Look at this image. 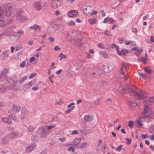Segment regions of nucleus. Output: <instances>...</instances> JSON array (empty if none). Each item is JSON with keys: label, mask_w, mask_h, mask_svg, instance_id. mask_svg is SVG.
Segmentation results:
<instances>
[{"label": "nucleus", "mask_w": 154, "mask_h": 154, "mask_svg": "<svg viewBox=\"0 0 154 154\" xmlns=\"http://www.w3.org/2000/svg\"><path fill=\"white\" fill-rule=\"evenodd\" d=\"M104 74L103 69L99 67H94L92 69L88 70L87 71L86 76L89 78H94L97 77V75L101 76Z\"/></svg>", "instance_id": "1"}, {"label": "nucleus", "mask_w": 154, "mask_h": 154, "mask_svg": "<svg viewBox=\"0 0 154 154\" xmlns=\"http://www.w3.org/2000/svg\"><path fill=\"white\" fill-rule=\"evenodd\" d=\"M122 91H120L121 94H124L125 91L127 90L130 93V95L131 96L133 95L135 96L138 95L139 96H140V94L137 92V89L134 86L127 84L125 88H122Z\"/></svg>", "instance_id": "2"}, {"label": "nucleus", "mask_w": 154, "mask_h": 154, "mask_svg": "<svg viewBox=\"0 0 154 154\" xmlns=\"http://www.w3.org/2000/svg\"><path fill=\"white\" fill-rule=\"evenodd\" d=\"M17 135L16 132L11 133L4 136L1 139V143L3 145L8 143L10 140L14 138Z\"/></svg>", "instance_id": "3"}, {"label": "nucleus", "mask_w": 154, "mask_h": 154, "mask_svg": "<svg viewBox=\"0 0 154 154\" xmlns=\"http://www.w3.org/2000/svg\"><path fill=\"white\" fill-rule=\"evenodd\" d=\"M36 134L37 135H39L42 138H44L48 135V131L44 128H39L37 131Z\"/></svg>", "instance_id": "4"}, {"label": "nucleus", "mask_w": 154, "mask_h": 154, "mask_svg": "<svg viewBox=\"0 0 154 154\" xmlns=\"http://www.w3.org/2000/svg\"><path fill=\"white\" fill-rule=\"evenodd\" d=\"M16 9L15 8L14 9L8 10L5 11V14L6 16L9 17L11 16L12 17H14L16 14Z\"/></svg>", "instance_id": "5"}, {"label": "nucleus", "mask_w": 154, "mask_h": 154, "mask_svg": "<svg viewBox=\"0 0 154 154\" xmlns=\"http://www.w3.org/2000/svg\"><path fill=\"white\" fill-rule=\"evenodd\" d=\"M28 111L25 107H23L21 109V118L23 119L26 118L28 113Z\"/></svg>", "instance_id": "6"}, {"label": "nucleus", "mask_w": 154, "mask_h": 154, "mask_svg": "<svg viewBox=\"0 0 154 154\" xmlns=\"http://www.w3.org/2000/svg\"><path fill=\"white\" fill-rule=\"evenodd\" d=\"M114 66L113 65H109L104 66L103 68L104 73H108L111 71L113 69Z\"/></svg>", "instance_id": "7"}, {"label": "nucleus", "mask_w": 154, "mask_h": 154, "mask_svg": "<svg viewBox=\"0 0 154 154\" xmlns=\"http://www.w3.org/2000/svg\"><path fill=\"white\" fill-rule=\"evenodd\" d=\"M140 94V95L139 96L138 95H136V96H137V97L139 99H144L145 98H146L147 97V94L146 93H145V91L143 90H140L139 91Z\"/></svg>", "instance_id": "8"}, {"label": "nucleus", "mask_w": 154, "mask_h": 154, "mask_svg": "<svg viewBox=\"0 0 154 154\" xmlns=\"http://www.w3.org/2000/svg\"><path fill=\"white\" fill-rule=\"evenodd\" d=\"M17 79V78L15 75H13L11 76L7 77V81L11 84H13Z\"/></svg>", "instance_id": "9"}, {"label": "nucleus", "mask_w": 154, "mask_h": 154, "mask_svg": "<svg viewBox=\"0 0 154 154\" xmlns=\"http://www.w3.org/2000/svg\"><path fill=\"white\" fill-rule=\"evenodd\" d=\"M81 138L76 139L73 140L72 142L73 145L76 148L78 149L80 144V142L81 141Z\"/></svg>", "instance_id": "10"}, {"label": "nucleus", "mask_w": 154, "mask_h": 154, "mask_svg": "<svg viewBox=\"0 0 154 154\" xmlns=\"http://www.w3.org/2000/svg\"><path fill=\"white\" fill-rule=\"evenodd\" d=\"M8 69L5 68L3 69L0 73V79H2L8 74Z\"/></svg>", "instance_id": "11"}, {"label": "nucleus", "mask_w": 154, "mask_h": 154, "mask_svg": "<svg viewBox=\"0 0 154 154\" xmlns=\"http://www.w3.org/2000/svg\"><path fill=\"white\" fill-rule=\"evenodd\" d=\"M41 4L42 2L40 0L36 1L34 3V7L36 10L39 11L41 9Z\"/></svg>", "instance_id": "12"}, {"label": "nucleus", "mask_w": 154, "mask_h": 154, "mask_svg": "<svg viewBox=\"0 0 154 154\" xmlns=\"http://www.w3.org/2000/svg\"><path fill=\"white\" fill-rule=\"evenodd\" d=\"M35 145L34 143H32L29 146L27 147L26 150L27 152L31 151L33 149H35Z\"/></svg>", "instance_id": "13"}, {"label": "nucleus", "mask_w": 154, "mask_h": 154, "mask_svg": "<svg viewBox=\"0 0 154 154\" xmlns=\"http://www.w3.org/2000/svg\"><path fill=\"white\" fill-rule=\"evenodd\" d=\"M20 109V106L14 104L12 106V110L14 112H18Z\"/></svg>", "instance_id": "14"}, {"label": "nucleus", "mask_w": 154, "mask_h": 154, "mask_svg": "<svg viewBox=\"0 0 154 154\" xmlns=\"http://www.w3.org/2000/svg\"><path fill=\"white\" fill-rule=\"evenodd\" d=\"M3 7L4 10L5 11L8 10L10 9H13V8L12 5L10 4H9L8 5L5 4L3 5Z\"/></svg>", "instance_id": "15"}, {"label": "nucleus", "mask_w": 154, "mask_h": 154, "mask_svg": "<svg viewBox=\"0 0 154 154\" xmlns=\"http://www.w3.org/2000/svg\"><path fill=\"white\" fill-rule=\"evenodd\" d=\"M17 20L22 22H25L27 20V18L26 16L21 15L20 17H17Z\"/></svg>", "instance_id": "16"}, {"label": "nucleus", "mask_w": 154, "mask_h": 154, "mask_svg": "<svg viewBox=\"0 0 154 154\" xmlns=\"http://www.w3.org/2000/svg\"><path fill=\"white\" fill-rule=\"evenodd\" d=\"M9 90V87L8 86H1L0 88V93H2L7 91Z\"/></svg>", "instance_id": "17"}, {"label": "nucleus", "mask_w": 154, "mask_h": 154, "mask_svg": "<svg viewBox=\"0 0 154 154\" xmlns=\"http://www.w3.org/2000/svg\"><path fill=\"white\" fill-rule=\"evenodd\" d=\"M29 28L33 29L35 31L37 29L40 30L41 29V26L36 24H34L32 26H30Z\"/></svg>", "instance_id": "18"}, {"label": "nucleus", "mask_w": 154, "mask_h": 154, "mask_svg": "<svg viewBox=\"0 0 154 154\" xmlns=\"http://www.w3.org/2000/svg\"><path fill=\"white\" fill-rule=\"evenodd\" d=\"M84 9L86 12V13H85V14H89L91 13V7L90 6H86L84 7Z\"/></svg>", "instance_id": "19"}, {"label": "nucleus", "mask_w": 154, "mask_h": 154, "mask_svg": "<svg viewBox=\"0 0 154 154\" xmlns=\"http://www.w3.org/2000/svg\"><path fill=\"white\" fill-rule=\"evenodd\" d=\"M126 63H122V66L119 70V72L122 73V71L125 72V71L126 70Z\"/></svg>", "instance_id": "20"}, {"label": "nucleus", "mask_w": 154, "mask_h": 154, "mask_svg": "<svg viewBox=\"0 0 154 154\" xmlns=\"http://www.w3.org/2000/svg\"><path fill=\"white\" fill-rule=\"evenodd\" d=\"M150 108L147 105L145 106V108L144 110L142 112V114L144 115V114H146L149 111Z\"/></svg>", "instance_id": "21"}, {"label": "nucleus", "mask_w": 154, "mask_h": 154, "mask_svg": "<svg viewBox=\"0 0 154 154\" xmlns=\"http://www.w3.org/2000/svg\"><path fill=\"white\" fill-rule=\"evenodd\" d=\"M31 86V85H30L29 83L27 84H24L23 86V89L24 91H26Z\"/></svg>", "instance_id": "22"}, {"label": "nucleus", "mask_w": 154, "mask_h": 154, "mask_svg": "<svg viewBox=\"0 0 154 154\" xmlns=\"http://www.w3.org/2000/svg\"><path fill=\"white\" fill-rule=\"evenodd\" d=\"M10 52L9 51H5L3 52L2 53V55L3 56V58H2V59H4L7 57L8 56V55H9L10 54Z\"/></svg>", "instance_id": "23"}, {"label": "nucleus", "mask_w": 154, "mask_h": 154, "mask_svg": "<svg viewBox=\"0 0 154 154\" xmlns=\"http://www.w3.org/2000/svg\"><path fill=\"white\" fill-rule=\"evenodd\" d=\"M23 12V11L22 9H19L17 11L16 10V14L17 17H20L21 16Z\"/></svg>", "instance_id": "24"}, {"label": "nucleus", "mask_w": 154, "mask_h": 154, "mask_svg": "<svg viewBox=\"0 0 154 154\" xmlns=\"http://www.w3.org/2000/svg\"><path fill=\"white\" fill-rule=\"evenodd\" d=\"M2 120L3 122L9 124H11L12 123L11 120L7 117H4L3 118Z\"/></svg>", "instance_id": "25"}, {"label": "nucleus", "mask_w": 154, "mask_h": 154, "mask_svg": "<svg viewBox=\"0 0 154 154\" xmlns=\"http://www.w3.org/2000/svg\"><path fill=\"white\" fill-rule=\"evenodd\" d=\"M56 125H54L51 126H49L47 127V129H46V131H48V134L49 132H50L51 131V130Z\"/></svg>", "instance_id": "26"}, {"label": "nucleus", "mask_w": 154, "mask_h": 154, "mask_svg": "<svg viewBox=\"0 0 154 154\" xmlns=\"http://www.w3.org/2000/svg\"><path fill=\"white\" fill-rule=\"evenodd\" d=\"M144 71L146 73L149 74H151L152 72V70L149 69L147 66L146 67L144 68Z\"/></svg>", "instance_id": "27"}, {"label": "nucleus", "mask_w": 154, "mask_h": 154, "mask_svg": "<svg viewBox=\"0 0 154 154\" xmlns=\"http://www.w3.org/2000/svg\"><path fill=\"white\" fill-rule=\"evenodd\" d=\"M120 52L121 53V55H123L125 56L126 53L129 52V50L125 49H122L121 50Z\"/></svg>", "instance_id": "28"}, {"label": "nucleus", "mask_w": 154, "mask_h": 154, "mask_svg": "<svg viewBox=\"0 0 154 154\" xmlns=\"http://www.w3.org/2000/svg\"><path fill=\"white\" fill-rule=\"evenodd\" d=\"M84 119L87 121H91L92 120V117L89 115H85Z\"/></svg>", "instance_id": "29"}, {"label": "nucleus", "mask_w": 154, "mask_h": 154, "mask_svg": "<svg viewBox=\"0 0 154 154\" xmlns=\"http://www.w3.org/2000/svg\"><path fill=\"white\" fill-rule=\"evenodd\" d=\"M96 21V19L95 18H94V19L90 18L89 20V23L91 25L95 24Z\"/></svg>", "instance_id": "30"}, {"label": "nucleus", "mask_w": 154, "mask_h": 154, "mask_svg": "<svg viewBox=\"0 0 154 154\" xmlns=\"http://www.w3.org/2000/svg\"><path fill=\"white\" fill-rule=\"evenodd\" d=\"M125 0H121L120 1L119 0H112V1L116 5H118L119 4V2H122Z\"/></svg>", "instance_id": "31"}, {"label": "nucleus", "mask_w": 154, "mask_h": 154, "mask_svg": "<svg viewBox=\"0 0 154 154\" xmlns=\"http://www.w3.org/2000/svg\"><path fill=\"white\" fill-rule=\"evenodd\" d=\"M128 104L129 105H131L135 103L134 99L133 98H130L128 101Z\"/></svg>", "instance_id": "32"}, {"label": "nucleus", "mask_w": 154, "mask_h": 154, "mask_svg": "<svg viewBox=\"0 0 154 154\" xmlns=\"http://www.w3.org/2000/svg\"><path fill=\"white\" fill-rule=\"evenodd\" d=\"M87 143L86 142H84L82 144H80L79 148L78 149H82L85 147L87 146Z\"/></svg>", "instance_id": "33"}, {"label": "nucleus", "mask_w": 154, "mask_h": 154, "mask_svg": "<svg viewBox=\"0 0 154 154\" xmlns=\"http://www.w3.org/2000/svg\"><path fill=\"white\" fill-rule=\"evenodd\" d=\"M81 66L78 63H75L73 65V68L74 69L78 70L79 69Z\"/></svg>", "instance_id": "34"}, {"label": "nucleus", "mask_w": 154, "mask_h": 154, "mask_svg": "<svg viewBox=\"0 0 154 154\" xmlns=\"http://www.w3.org/2000/svg\"><path fill=\"white\" fill-rule=\"evenodd\" d=\"M62 1H60L59 2H56V3H55V6L57 8H58L60 6L62 5Z\"/></svg>", "instance_id": "35"}, {"label": "nucleus", "mask_w": 154, "mask_h": 154, "mask_svg": "<svg viewBox=\"0 0 154 154\" xmlns=\"http://www.w3.org/2000/svg\"><path fill=\"white\" fill-rule=\"evenodd\" d=\"M154 131V125L151 124L150 125V127L149 128V131L151 133H152Z\"/></svg>", "instance_id": "36"}, {"label": "nucleus", "mask_w": 154, "mask_h": 154, "mask_svg": "<svg viewBox=\"0 0 154 154\" xmlns=\"http://www.w3.org/2000/svg\"><path fill=\"white\" fill-rule=\"evenodd\" d=\"M11 36L15 37V39H17L19 38V37L20 35H18L17 33L14 32L11 35Z\"/></svg>", "instance_id": "37"}, {"label": "nucleus", "mask_w": 154, "mask_h": 154, "mask_svg": "<svg viewBox=\"0 0 154 154\" xmlns=\"http://www.w3.org/2000/svg\"><path fill=\"white\" fill-rule=\"evenodd\" d=\"M133 125L134 122L133 121H129L128 125L130 128H131L133 127Z\"/></svg>", "instance_id": "38"}, {"label": "nucleus", "mask_w": 154, "mask_h": 154, "mask_svg": "<svg viewBox=\"0 0 154 154\" xmlns=\"http://www.w3.org/2000/svg\"><path fill=\"white\" fill-rule=\"evenodd\" d=\"M125 75L126 74H125V73L124 72H122V73L120 72V74L119 75V77L120 78H123L125 79Z\"/></svg>", "instance_id": "39"}, {"label": "nucleus", "mask_w": 154, "mask_h": 154, "mask_svg": "<svg viewBox=\"0 0 154 154\" xmlns=\"http://www.w3.org/2000/svg\"><path fill=\"white\" fill-rule=\"evenodd\" d=\"M69 12H70L73 15L76 16L78 14V11L77 10H74L69 11Z\"/></svg>", "instance_id": "40"}, {"label": "nucleus", "mask_w": 154, "mask_h": 154, "mask_svg": "<svg viewBox=\"0 0 154 154\" xmlns=\"http://www.w3.org/2000/svg\"><path fill=\"white\" fill-rule=\"evenodd\" d=\"M75 107L74 106H72L71 107L70 109H67L65 112L66 114L72 111L74 108Z\"/></svg>", "instance_id": "41"}, {"label": "nucleus", "mask_w": 154, "mask_h": 154, "mask_svg": "<svg viewBox=\"0 0 154 154\" xmlns=\"http://www.w3.org/2000/svg\"><path fill=\"white\" fill-rule=\"evenodd\" d=\"M4 21H0V26L4 27L6 26V24L5 22Z\"/></svg>", "instance_id": "42"}, {"label": "nucleus", "mask_w": 154, "mask_h": 154, "mask_svg": "<svg viewBox=\"0 0 154 154\" xmlns=\"http://www.w3.org/2000/svg\"><path fill=\"white\" fill-rule=\"evenodd\" d=\"M48 4L46 2L44 3L42 5V7L43 9H45L48 6Z\"/></svg>", "instance_id": "43"}, {"label": "nucleus", "mask_w": 154, "mask_h": 154, "mask_svg": "<svg viewBox=\"0 0 154 154\" xmlns=\"http://www.w3.org/2000/svg\"><path fill=\"white\" fill-rule=\"evenodd\" d=\"M31 139L34 142H37V136H32V137Z\"/></svg>", "instance_id": "44"}, {"label": "nucleus", "mask_w": 154, "mask_h": 154, "mask_svg": "<svg viewBox=\"0 0 154 154\" xmlns=\"http://www.w3.org/2000/svg\"><path fill=\"white\" fill-rule=\"evenodd\" d=\"M136 122H137V125L139 127H142L143 124L141 123L140 121L138 120H137L136 121Z\"/></svg>", "instance_id": "45"}, {"label": "nucleus", "mask_w": 154, "mask_h": 154, "mask_svg": "<svg viewBox=\"0 0 154 154\" xmlns=\"http://www.w3.org/2000/svg\"><path fill=\"white\" fill-rule=\"evenodd\" d=\"M104 33L105 35L107 36H111L112 35L110 32L108 30L105 31L104 32Z\"/></svg>", "instance_id": "46"}, {"label": "nucleus", "mask_w": 154, "mask_h": 154, "mask_svg": "<svg viewBox=\"0 0 154 154\" xmlns=\"http://www.w3.org/2000/svg\"><path fill=\"white\" fill-rule=\"evenodd\" d=\"M27 78V77L26 76H24L18 82L20 84H21L23 82L24 80L26 79Z\"/></svg>", "instance_id": "47"}, {"label": "nucleus", "mask_w": 154, "mask_h": 154, "mask_svg": "<svg viewBox=\"0 0 154 154\" xmlns=\"http://www.w3.org/2000/svg\"><path fill=\"white\" fill-rule=\"evenodd\" d=\"M60 1H62V0H51V1L52 6L54 5L56 2H60Z\"/></svg>", "instance_id": "48"}, {"label": "nucleus", "mask_w": 154, "mask_h": 154, "mask_svg": "<svg viewBox=\"0 0 154 154\" xmlns=\"http://www.w3.org/2000/svg\"><path fill=\"white\" fill-rule=\"evenodd\" d=\"M59 57H61L62 58L66 59V56L63 53H61L58 56Z\"/></svg>", "instance_id": "49"}, {"label": "nucleus", "mask_w": 154, "mask_h": 154, "mask_svg": "<svg viewBox=\"0 0 154 154\" xmlns=\"http://www.w3.org/2000/svg\"><path fill=\"white\" fill-rule=\"evenodd\" d=\"M71 150L72 151V152H74L75 150V149L74 147L72 146L69 147L68 149V151H69Z\"/></svg>", "instance_id": "50"}, {"label": "nucleus", "mask_w": 154, "mask_h": 154, "mask_svg": "<svg viewBox=\"0 0 154 154\" xmlns=\"http://www.w3.org/2000/svg\"><path fill=\"white\" fill-rule=\"evenodd\" d=\"M26 62L23 61L20 64V66L21 68H23L24 67Z\"/></svg>", "instance_id": "51"}, {"label": "nucleus", "mask_w": 154, "mask_h": 154, "mask_svg": "<svg viewBox=\"0 0 154 154\" xmlns=\"http://www.w3.org/2000/svg\"><path fill=\"white\" fill-rule=\"evenodd\" d=\"M100 100L99 99L97 100L96 101H94L93 102V104L94 105V106L97 105L99 103Z\"/></svg>", "instance_id": "52"}, {"label": "nucleus", "mask_w": 154, "mask_h": 154, "mask_svg": "<svg viewBox=\"0 0 154 154\" xmlns=\"http://www.w3.org/2000/svg\"><path fill=\"white\" fill-rule=\"evenodd\" d=\"M123 146L122 145H120L116 148V150L118 151H120L122 147Z\"/></svg>", "instance_id": "53"}, {"label": "nucleus", "mask_w": 154, "mask_h": 154, "mask_svg": "<svg viewBox=\"0 0 154 154\" xmlns=\"http://www.w3.org/2000/svg\"><path fill=\"white\" fill-rule=\"evenodd\" d=\"M75 24V23L74 21H71L68 24L69 26H73Z\"/></svg>", "instance_id": "54"}, {"label": "nucleus", "mask_w": 154, "mask_h": 154, "mask_svg": "<svg viewBox=\"0 0 154 154\" xmlns=\"http://www.w3.org/2000/svg\"><path fill=\"white\" fill-rule=\"evenodd\" d=\"M125 139L127 141V144H128L129 145L131 143V138L129 139L126 138Z\"/></svg>", "instance_id": "55"}, {"label": "nucleus", "mask_w": 154, "mask_h": 154, "mask_svg": "<svg viewBox=\"0 0 154 154\" xmlns=\"http://www.w3.org/2000/svg\"><path fill=\"white\" fill-rule=\"evenodd\" d=\"M115 22V20L112 18L110 17L109 19V23L111 24Z\"/></svg>", "instance_id": "56"}, {"label": "nucleus", "mask_w": 154, "mask_h": 154, "mask_svg": "<svg viewBox=\"0 0 154 154\" xmlns=\"http://www.w3.org/2000/svg\"><path fill=\"white\" fill-rule=\"evenodd\" d=\"M139 75L142 77L143 79H145L146 77V75L145 74L142 73H139Z\"/></svg>", "instance_id": "57"}, {"label": "nucleus", "mask_w": 154, "mask_h": 154, "mask_svg": "<svg viewBox=\"0 0 154 154\" xmlns=\"http://www.w3.org/2000/svg\"><path fill=\"white\" fill-rule=\"evenodd\" d=\"M115 48L116 49V51L117 53V54L119 55H121V53L120 52V51H119V47L117 46H116V48Z\"/></svg>", "instance_id": "58"}, {"label": "nucleus", "mask_w": 154, "mask_h": 154, "mask_svg": "<svg viewBox=\"0 0 154 154\" xmlns=\"http://www.w3.org/2000/svg\"><path fill=\"white\" fill-rule=\"evenodd\" d=\"M91 132V131L89 130L85 129L84 133L85 134H89Z\"/></svg>", "instance_id": "59"}, {"label": "nucleus", "mask_w": 154, "mask_h": 154, "mask_svg": "<svg viewBox=\"0 0 154 154\" xmlns=\"http://www.w3.org/2000/svg\"><path fill=\"white\" fill-rule=\"evenodd\" d=\"M149 98V100H148V101L151 103H153L154 102V97H150Z\"/></svg>", "instance_id": "60"}, {"label": "nucleus", "mask_w": 154, "mask_h": 154, "mask_svg": "<svg viewBox=\"0 0 154 154\" xmlns=\"http://www.w3.org/2000/svg\"><path fill=\"white\" fill-rule=\"evenodd\" d=\"M147 60L146 57H143L142 58L141 61L143 62L145 64L147 63V62L146 61V60Z\"/></svg>", "instance_id": "61"}, {"label": "nucleus", "mask_w": 154, "mask_h": 154, "mask_svg": "<svg viewBox=\"0 0 154 154\" xmlns=\"http://www.w3.org/2000/svg\"><path fill=\"white\" fill-rule=\"evenodd\" d=\"M17 33L18 35H22L23 33V32L21 30H18V31Z\"/></svg>", "instance_id": "62"}, {"label": "nucleus", "mask_w": 154, "mask_h": 154, "mask_svg": "<svg viewBox=\"0 0 154 154\" xmlns=\"http://www.w3.org/2000/svg\"><path fill=\"white\" fill-rule=\"evenodd\" d=\"M36 75V74L35 73H33L32 74H31L29 76V79H31L33 77H34Z\"/></svg>", "instance_id": "63"}, {"label": "nucleus", "mask_w": 154, "mask_h": 154, "mask_svg": "<svg viewBox=\"0 0 154 154\" xmlns=\"http://www.w3.org/2000/svg\"><path fill=\"white\" fill-rule=\"evenodd\" d=\"M48 40L51 42H52L54 41V38L52 37H50L48 38Z\"/></svg>", "instance_id": "64"}]
</instances>
